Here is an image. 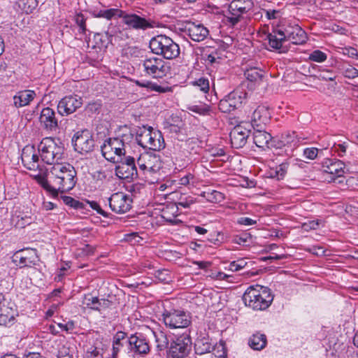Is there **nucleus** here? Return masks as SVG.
<instances>
[{
    "mask_svg": "<svg viewBox=\"0 0 358 358\" xmlns=\"http://www.w3.org/2000/svg\"><path fill=\"white\" fill-rule=\"evenodd\" d=\"M134 133L127 125L121 126L116 136L107 138L101 146L102 155L110 162L118 163L126 154V147L133 142Z\"/></svg>",
    "mask_w": 358,
    "mask_h": 358,
    "instance_id": "nucleus-1",
    "label": "nucleus"
},
{
    "mask_svg": "<svg viewBox=\"0 0 358 358\" xmlns=\"http://www.w3.org/2000/svg\"><path fill=\"white\" fill-rule=\"evenodd\" d=\"M50 182L56 187L57 194L73 189L77 182V173L70 164H55L50 170Z\"/></svg>",
    "mask_w": 358,
    "mask_h": 358,
    "instance_id": "nucleus-2",
    "label": "nucleus"
},
{
    "mask_svg": "<svg viewBox=\"0 0 358 358\" xmlns=\"http://www.w3.org/2000/svg\"><path fill=\"white\" fill-rule=\"evenodd\" d=\"M242 299L246 306L253 310H262L270 306L273 295L268 287L255 285L246 289Z\"/></svg>",
    "mask_w": 358,
    "mask_h": 358,
    "instance_id": "nucleus-3",
    "label": "nucleus"
},
{
    "mask_svg": "<svg viewBox=\"0 0 358 358\" xmlns=\"http://www.w3.org/2000/svg\"><path fill=\"white\" fill-rule=\"evenodd\" d=\"M149 48L153 54L166 59L177 58L180 53L179 45L170 37L162 34L152 38Z\"/></svg>",
    "mask_w": 358,
    "mask_h": 358,
    "instance_id": "nucleus-4",
    "label": "nucleus"
},
{
    "mask_svg": "<svg viewBox=\"0 0 358 358\" xmlns=\"http://www.w3.org/2000/svg\"><path fill=\"white\" fill-rule=\"evenodd\" d=\"M136 140L138 145L152 151H159L165 148L162 132L154 130L152 127H139L136 132Z\"/></svg>",
    "mask_w": 358,
    "mask_h": 358,
    "instance_id": "nucleus-5",
    "label": "nucleus"
},
{
    "mask_svg": "<svg viewBox=\"0 0 358 358\" xmlns=\"http://www.w3.org/2000/svg\"><path fill=\"white\" fill-rule=\"evenodd\" d=\"M140 66L144 75L152 78H163L171 74L170 63L157 56L145 55L141 60Z\"/></svg>",
    "mask_w": 358,
    "mask_h": 358,
    "instance_id": "nucleus-6",
    "label": "nucleus"
},
{
    "mask_svg": "<svg viewBox=\"0 0 358 358\" xmlns=\"http://www.w3.org/2000/svg\"><path fill=\"white\" fill-rule=\"evenodd\" d=\"M38 152L41 160L48 164H57L62 159L64 148L52 138H45L38 145Z\"/></svg>",
    "mask_w": 358,
    "mask_h": 358,
    "instance_id": "nucleus-7",
    "label": "nucleus"
},
{
    "mask_svg": "<svg viewBox=\"0 0 358 358\" xmlns=\"http://www.w3.org/2000/svg\"><path fill=\"white\" fill-rule=\"evenodd\" d=\"M190 331L186 329L182 334L173 335L171 338L168 355L172 358H185L192 349Z\"/></svg>",
    "mask_w": 358,
    "mask_h": 358,
    "instance_id": "nucleus-8",
    "label": "nucleus"
},
{
    "mask_svg": "<svg viewBox=\"0 0 358 358\" xmlns=\"http://www.w3.org/2000/svg\"><path fill=\"white\" fill-rule=\"evenodd\" d=\"M163 321L169 329H186L192 323V316L189 313L182 310H165L162 313Z\"/></svg>",
    "mask_w": 358,
    "mask_h": 358,
    "instance_id": "nucleus-9",
    "label": "nucleus"
},
{
    "mask_svg": "<svg viewBox=\"0 0 358 358\" xmlns=\"http://www.w3.org/2000/svg\"><path fill=\"white\" fill-rule=\"evenodd\" d=\"M248 92L242 88H236L219 102L218 108L222 113H229L241 108L246 100Z\"/></svg>",
    "mask_w": 358,
    "mask_h": 358,
    "instance_id": "nucleus-10",
    "label": "nucleus"
},
{
    "mask_svg": "<svg viewBox=\"0 0 358 358\" xmlns=\"http://www.w3.org/2000/svg\"><path fill=\"white\" fill-rule=\"evenodd\" d=\"M71 142L75 151L81 155L92 152L95 146L93 135L88 129L76 132L72 137Z\"/></svg>",
    "mask_w": 358,
    "mask_h": 358,
    "instance_id": "nucleus-11",
    "label": "nucleus"
},
{
    "mask_svg": "<svg viewBox=\"0 0 358 358\" xmlns=\"http://www.w3.org/2000/svg\"><path fill=\"white\" fill-rule=\"evenodd\" d=\"M128 354L133 357H143L150 351L148 340L142 334L136 333L127 338Z\"/></svg>",
    "mask_w": 358,
    "mask_h": 358,
    "instance_id": "nucleus-12",
    "label": "nucleus"
},
{
    "mask_svg": "<svg viewBox=\"0 0 358 358\" xmlns=\"http://www.w3.org/2000/svg\"><path fill=\"white\" fill-rule=\"evenodd\" d=\"M13 262L19 268H33L39 265L40 257L36 249L24 248L14 253Z\"/></svg>",
    "mask_w": 358,
    "mask_h": 358,
    "instance_id": "nucleus-13",
    "label": "nucleus"
},
{
    "mask_svg": "<svg viewBox=\"0 0 358 358\" xmlns=\"http://www.w3.org/2000/svg\"><path fill=\"white\" fill-rule=\"evenodd\" d=\"M122 19V23L131 29L145 31L154 27L153 21L144 15L124 10Z\"/></svg>",
    "mask_w": 358,
    "mask_h": 358,
    "instance_id": "nucleus-14",
    "label": "nucleus"
},
{
    "mask_svg": "<svg viewBox=\"0 0 358 358\" xmlns=\"http://www.w3.org/2000/svg\"><path fill=\"white\" fill-rule=\"evenodd\" d=\"M308 138L301 133L296 131H286L273 138L274 148H282L285 146L296 148L301 145Z\"/></svg>",
    "mask_w": 358,
    "mask_h": 358,
    "instance_id": "nucleus-15",
    "label": "nucleus"
},
{
    "mask_svg": "<svg viewBox=\"0 0 358 358\" xmlns=\"http://www.w3.org/2000/svg\"><path fill=\"white\" fill-rule=\"evenodd\" d=\"M111 210L117 214H123L130 210L133 200L130 195L122 192L113 193L108 199Z\"/></svg>",
    "mask_w": 358,
    "mask_h": 358,
    "instance_id": "nucleus-16",
    "label": "nucleus"
},
{
    "mask_svg": "<svg viewBox=\"0 0 358 358\" xmlns=\"http://www.w3.org/2000/svg\"><path fill=\"white\" fill-rule=\"evenodd\" d=\"M180 30L196 42L203 41L209 35L208 29L203 24L192 21H185Z\"/></svg>",
    "mask_w": 358,
    "mask_h": 358,
    "instance_id": "nucleus-17",
    "label": "nucleus"
},
{
    "mask_svg": "<svg viewBox=\"0 0 358 358\" xmlns=\"http://www.w3.org/2000/svg\"><path fill=\"white\" fill-rule=\"evenodd\" d=\"M83 105V99L77 94L63 97L57 104V111L62 116H67L76 112Z\"/></svg>",
    "mask_w": 358,
    "mask_h": 358,
    "instance_id": "nucleus-18",
    "label": "nucleus"
},
{
    "mask_svg": "<svg viewBox=\"0 0 358 358\" xmlns=\"http://www.w3.org/2000/svg\"><path fill=\"white\" fill-rule=\"evenodd\" d=\"M137 164L141 170L150 173H157L162 168L160 157L154 152L141 154L137 159Z\"/></svg>",
    "mask_w": 358,
    "mask_h": 358,
    "instance_id": "nucleus-19",
    "label": "nucleus"
},
{
    "mask_svg": "<svg viewBox=\"0 0 358 358\" xmlns=\"http://www.w3.org/2000/svg\"><path fill=\"white\" fill-rule=\"evenodd\" d=\"M38 120L41 128L46 131L53 132L59 129V120L56 112L50 107L41 110Z\"/></svg>",
    "mask_w": 358,
    "mask_h": 358,
    "instance_id": "nucleus-20",
    "label": "nucleus"
},
{
    "mask_svg": "<svg viewBox=\"0 0 358 358\" xmlns=\"http://www.w3.org/2000/svg\"><path fill=\"white\" fill-rule=\"evenodd\" d=\"M18 310L14 303L5 301L0 306V326L10 327L17 321Z\"/></svg>",
    "mask_w": 358,
    "mask_h": 358,
    "instance_id": "nucleus-21",
    "label": "nucleus"
},
{
    "mask_svg": "<svg viewBox=\"0 0 358 358\" xmlns=\"http://www.w3.org/2000/svg\"><path fill=\"white\" fill-rule=\"evenodd\" d=\"M322 168L324 173L331 175V179L343 176L346 173L345 163L336 159H325L322 163Z\"/></svg>",
    "mask_w": 358,
    "mask_h": 358,
    "instance_id": "nucleus-22",
    "label": "nucleus"
},
{
    "mask_svg": "<svg viewBox=\"0 0 358 358\" xmlns=\"http://www.w3.org/2000/svg\"><path fill=\"white\" fill-rule=\"evenodd\" d=\"M250 132V129L245 128L241 124L234 127L229 134L232 148L235 149L243 148L248 142Z\"/></svg>",
    "mask_w": 358,
    "mask_h": 358,
    "instance_id": "nucleus-23",
    "label": "nucleus"
},
{
    "mask_svg": "<svg viewBox=\"0 0 358 358\" xmlns=\"http://www.w3.org/2000/svg\"><path fill=\"white\" fill-rule=\"evenodd\" d=\"M117 32L122 33L116 26L110 23L108 30L104 34L96 33L94 35L95 44L93 45V48H98L99 49L106 48L110 43H113V38L116 36Z\"/></svg>",
    "mask_w": 358,
    "mask_h": 358,
    "instance_id": "nucleus-24",
    "label": "nucleus"
},
{
    "mask_svg": "<svg viewBox=\"0 0 358 358\" xmlns=\"http://www.w3.org/2000/svg\"><path fill=\"white\" fill-rule=\"evenodd\" d=\"M271 113L268 109L264 106H258L252 113L251 119V127L253 129H264L266 124L270 122Z\"/></svg>",
    "mask_w": 358,
    "mask_h": 358,
    "instance_id": "nucleus-25",
    "label": "nucleus"
},
{
    "mask_svg": "<svg viewBox=\"0 0 358 358\" xmlns=\"http://www.w3.org/2000/svg\"><path fill=\"white\" fill-rule=\"evenodd\" d=\"M273 138L269 133L263 130V129H254L253 142L257 147L265 150L266 148H274Z\"/></svg>",
    "mask_w": 358,
    "mask_h": 358,
    "instance_id": "nucleus-26",
    "label": "nucleus"
},
{
    "mask_svg": "<svg viewBox=\"0 0 358 358\" xmlns=\"http://www.w3.org/2000/svg\"><path fill=\"white\" fill-rule=\"evenodd\" d=\"M215 349V345L208 334H200L194 342V351L196 355L210 353Z\"/></svg>",
    "mask_w": 358,
    "mask_h": 358,
    "instance_id": "nucleus-27",
    "label": "nucleus"
},
{
    "mask_svg": "<svg viewBox=\"0 0 358 358\" xmlns=\"http://www.w3.org/2000/svg\"><path fill=\"white\" fill-rule=\"evenodd\" d=\"M36 94L35 91L24 90L17 92L13 97V106L17 108L27 106L35 99Z\"/></svg>",
    "mask_w": 358,
    "mask_h": 358,
    "instance_id": "nucleus-28",
    "label": "nucleus"
},
{
    "mask_svg": "<svg viewBox=\"0 0 358 358\" xmlns=\"http://www.w3.org/2000/svg\"><path fill=\"white\" fill-rule=\"evenodd\" d=\"M252 0H233L229 6V14H237L243 15L247 13L253 8Z\"/></svg>",
    "mask_w": 358,
    "mask_h": 358,
    "instance_id": "nucleus-29",
    "label": "nucleus"
},
{
    "mask_svg": "<svg viewBox=\"0 0 358 358\" xmlns=\"http://www.w3.org/2000/svg\"><path fill=\"white\" fill-rule=\"evenodd\" d=\"M270 47L273 49L279 50V52H286L287 49L283 46V43L286 41L283 36L278 35L277 27L273 29L271 33H268L266 36Z\"/></svg>",
    "mask_w": 358,
    "mask_h": 358,
    "instance_id": "nucleus-30",
    "label": "nucleus"
},
{
    "mask_svg": "<svg viewBox=\"0 0 358 358\" xmlns=\"http://www.w3.org/2000/svg\"><path fill=\"white\" fill-rule=\"evenodd\" d=\"M32 150H34V147L30 148L29 152V149H24L23 150L22 154V162L24 167L27 169L35 171L39 168V158L37 154L32 152Z\"/></svg>",
    "mask_w": 358,
    "mask_h": 358,
    "instance_id": "nucleus-31",
    "label": "nucleus"
},
{
    "mask_svg": "<svg viewBox=\"0 0 358 358\" xmlns=\"http://www.w3.org/2000/svg\"><path fill=\"white\" fill-rule=\"evenodd\" d=\"M115 175L120 179L128 181L133 180L138 176L136 166H127V165L119 164L115 167Z\"/></svg>",
    "mask_w": 358,
    "mask_h": 358,
    "instance_id": "nucleus-32",
    "label": "nucleus"
},
{
    "mask_svg": "<svg viewBox=\"0 0 358 358\" xmlns=\"http://www.w3.org/2000/svg\"><path fill=\"white\" fill-rule=\"evenodd\" d=\"M124 10L119 8H108L94 10L92 15L95 17L104 18L107 20H111L113 18H122Z\"/></svg>",
    "mask_w": 358,
    "mask_h": 358,
    "instance_id": "nucleus-33",
    "label": "nucleus"
},
{
    "mask_svg": "<svg viewBox=\"0 0 358 358\" xmlns=\"http://www.w3.org/2000/svg\"><path fill=\"white\" fill-rule=\"evenodd\" d=\"M127 334L122 331H119L113 336L112 355L117 357L120 350L127 343Z\"/></svg>",
    "mask_w": 358,
    "mask_h": 358,
    "instance_id": "nucleus-34",
    "label": "nucleus"
},
{
    "mask_svg": "<svg viewBox=\"0 0 358 358\" xmlns=\"http://www.w3.org/2000/svg\"><path fill=\"white\" fill-rule=\"evenodd\" d=\"M291 165V161L289 159L285 160L275 168H272L269 171V176L272 178H275L278 180H283Z\"/></svg>",
    "mask_w": 358,
    "mask_h": 358,
    "instance_id": "nucleus-35",
    "label": "nucleus"
},
{
    "mask_svg": "<svg viewBox=\"0 0 358 358\" xmlns=\"http://www.w3.org/2000/svg\"><path fill=\"white\" fill-rule=\"evenodd\" d=\"M267 344L266 336L260 332L252 334L249 340V346L255 350H261L264 349Z\"/></svg>",
    "mask_w": 358,
    "mask_h": 358,
    "instance_id": "nucleus-36",
    "label": "nucleus"
},
{
    "mask_svg": "<svg viewBox=\"0 0 358 358\" xmlns=\"http://www.w3.org/2000/svg\"><path fill=\"white\" fill-rule=\"evenodd\" d=\"M298 27L297 24L292 23L286 19H282L276 27L277 33H278V35L283 36L286 40L295 29V27Z\"/></svg>",
    "mask_w": 358,
    "mask_h": 358,
    "instance_id": "nucleus-37",
    "label": "nucleus"
},
{
    "mask_svg": "<svg viewBox=\"0 0 358 358\" xmlns=\"http://www.w3.org/2000/svg\"><path fill=\"white\" fill-rule=\"evenodd\" d=\"M306 40V33L300 26H299L298 27H295V29L293 30L290 36L287 37L286 41H290L294 45H301L305 43Z\"/></svg>",
    "mask_w": 358,
    "mask_h": 358,
    "instance_id": "nucleus-38",
    "label": "nucleus"
},
{
    "mask_svg": "<svg viewBox=\"0 0 358 358\" xmlns=\"http://www.w3.org/2000/svg\"><path fill=\"white\" fill-rule=\"evenodd\" d=\"M208 52L209 51H206L202 55V59L205 61L207 65L220 64L223 59L222 50H213L210 52Z\"/></svg>",
    "mask_w": 358,
    "mask_h": 358,
    "instance_id": "nucleus-39",
    "label": "nucleus"
},
{
    "mask_svg": "<svg viewBox=\"0 0 358 358\" xmlns=\"http://www.w3.org/2000/svg\"><path fill=\"white\" fill-rule=\"evenodd\" d=\"M153 334L155 335L158 350L162 351L169 349L171 340L169 341L167 335L162 331H154Z\"/></svg>",
    "mask_w": 358,
    "mask_h": 358,
    "instance_id": "nucleus-40",
    "label": "nucleus"
},
{
    "mask_svg": "<svg viewBox=\"0 0 358 358\" xmlns=\"http://www.w3.org/2000/svg\"><path fill=\"white\" fill-rule=\"evenodd\" d=\"M202 195L208 201L211 203H220L225 199L223 193L214 189L205 191Z\"/></svg>",
    "mask_w": 358,
    "mask_h": 358,
    "instance_id": "nucleus-41",
    "label": "nucleus"
},
{
    "mask_svg": "<svg viewBox=\"0 0 358 358\" xmlns=\"http://www.w3.org/2000/svg\"><path fill=\"white\" fill-rule=\"evenodd\" d=\"M245 78L251 82L261 80L263 76L262 71L257 67H250L245 71Z\"/></svg>",
    "mask_w": 358,
    "mask_h": 358,
    "instance_id": "nucleus-42",
    "label": "nucleus"
},
{
    "mask_svg": "<svg viewBox=\"0 0 358 358\" xmlns=\"http://www.w3.org/2000/svg\"><path fill=\"white\" fill-rule=\"evenodd\" d=\"M187 109L193 113L200 115H210L212 111L211 107L206 103H200L198 105H189Z\"/></svg>",
    "mask_w": 358,
    "mask_h": 358,
    "instance_id": "nucleus-43",
    "label": "nucleus"
},
{
    "mask_svg": "<svg viewBox=\"0 0 358 358\" xmlns=\"http://www.w3.org/2000/svg\"><path fill=\"white\" fill-rule=\"evenodd\" d=\"M38 0H20L19 7L27 14L32 13L38 7Z\"/></svg>",
    "mask_w": 358,
    "mask_h": 358,
    "instance_id": "nucleus-44",
    "label": "nucleus"
},
{
    "mask_svg": "<svg viewBox=\"0 0 358 358\" xmlns=\"http://www.w3.org/2000/svg\"><path fill=\"white\" fill-rule=\"evenodd\" d=\"M38 183L40 185L48 192L53 198H57L58 196L57 190L56 187L52 184L50 185V182L47 178L44 177H41Z\"/></svg>",
    "mask_w": 358,
    "mask_h": 358,
    "instance_id": "nucleus-45",
    "label": "nucleus"
},
{
    "mask_svg": "<svg viewBox=\"0 0 358 358\" xmlns=\"http://www.w3.org/2000/svg\"><path fill=\"white\" fill-rule=\"evenodd\" d=\"M340 69L345 78L353 79L358 77V70L352 65L343 64Z\"/></svg>",
    "mask_w": 358,
    "mask_h": 358,
    "instance_id": "nucleus-46",
    "label": "nucleus"
},
{
    "mask_svg": "<svg viewBox=\"0 0 358 358\" xmlns=\"http://www.w3.org/2000/svg\"><path fill=\"white\" fill-rule=\"evenodd\" d=\"M208 241L210 245L220 246L225 241V237L223 233L215 231L213 234H210Z\"/></svg>",
    "mask_w": 358,
    "mask_h": 358,
    "instance_id": "nucleus-47",
    "label": "nucleus"
},
{
    "mask_svg": "<svg viewBox=\"0 0 358 358\" xmlns=\"http://www.w3.org/2000/svg\"><path fill=\"white\" fill-rule=\"evenodd\" d=\"M100 301L97 296H86L85 297L84 303L90 308L99 310H100Z\"/></svg>",
    "mask_w": 358,
    "mask_h": 358,
    "instance_id": "nucleus-48",
    "label": "nucleus"
},
{
    "mask_svg": "<svg viewBox=\"0 0 358 358\" xmlns=\"http://www.w3.org/2000/svg\"><path fill=\"white\" fill-rule=\"evenodd\" d=\"M155 277L164 283H168L171 280V273L167 269H159L156 271Z\"/></svg>",
    "mask_w": 358,
    "mask_h": 358,
    "instance_id": "nucleus-49",
    "label": "nucleus"
},
{
    "mask_svg": "<svg viewBox=\"0 0 358 358\" xmlns=\"http://www.w3.org/2000/svg\"><path fill=\"white\" fill-rule=\"evenodd\" d=\"M327 59V55L325 52L320 50H313L308 57V59L315 62H323Z\"/></svg>",
    "mask_w": 358,
    "mask_h": 358,
    "instance_id": "nucleus-50",
    "label": "nucleus"
},
{
    "mask_svg": "<svg viewBox=\"0 0 358 358\" xmlns=\"http://www.w3.org/2000/svg\"><path fill=\"white\" fill-rule=\"evenodd\" d=\"M62 200L66 205L73 208L74 209H83L84 208V204L82 202L71 196H62Z\"/></svg>",
    "mask_w": 358,
    "mask_h": 358,
    "instance_id": "nucleus-51",
    "label": "nucleus"
},
{
    "mask_svg": "<svg viewBox=\"0 0 358 358\" xmlns=\"http://www.w3.org/2000/svg\"><path fill=\"white\" fill-rule=\"evenodd\" d=\"M75 22L79 27V33L82 34H86L87 31L86 27V18L81 13H77L75 16Z\"/></svg>",
    "mask_w": 358,
    "mask_h": 358,
    "instance_id": "nucleus-52",
    "label": "nucleus"
},
{
    "mask_svg": "<svg viewBox=\"0 0 358 358\" xmlns=\"http://www.w3.org/2000/svg\"><path fill=\"white\" fill-rule=\"evenodd\" d=\"M102 348L91 345L86 351L85 358H102Z\"/></svg>",
    "mask_w": 358,
    "mask_h": 358,
    "instance_id": "nucleus-53",
    "label": "nucleus"
},
{
    "mask_svg": "<svg viewBox=\"0 0 358 358\" xmlns=\"http://www.w3.org/2000/svg\"><path fill=\"white\" fill-rule=\"evenodd\" d=\"M149 88L150 91L159 92V93H166L169 92H172V87L169 86H162L158 85L156 83H153L152 81H150Z\"/></svg>",
    "mask_w": 358,
    "mask_h": 358,
    "instance_id": "nucleus-54",
    "label": "nucleus"
},
{
    "mask_svg": "<svg viewBox=\"0 0 358 358\" xmlns=\"http://www.w3.org/2000/svg\"><path fill=\"white\" fill-rule=\"evenodd\" d=\"M193 85L198 87L203 92H208L210 88L208 78L201 77L193 82Z\"/></svg>",
    "mask_w": 358,
    "mask_h": 358,
    "instance_id": "nucleus-55",
    "label": "nucleus"
},
{
    "mask_svg": "<svg viewBox=\"0 0 358 358\" xmlns=\"http://www.w3.org/2000/svg\"><path fill=\"white\" fill-rule=\"evenodd\" d=\"M321 224V221L319 220H310L308 222H304L301 225V228L305 231H309L310 230H315L320 227Z\"/></svg>",
    "mask_w": 358,
    "mask_h": 358,
    "instance_id": "nucleus-56",
    "label": "nucleus"
},
{
    "mask_svg": "<svg viewBox=\"0 0 358 358\" xmlns=\"http://www.w3.org/2000/svg\"><path fill=\"white\" fill-rule=\"evenodd\" d=\"M247 262L244 259H239L236 261H233L229 264V268L231 271H238L245 268Z\"/></svg>",
    "mask_w": 358,
    "mask_h": 358,
    "instance_id": "nucleus-57",
    "label": "nucleus"
},
{
    "mask_svg": "<svg viewBox=\"0 0 358 358\" xmlns=\"http://www.w3.org/2000/svg\"><path fill=\"white\" fill-rule=\"evenodd\" d=\"M319 77L324 80L333 81L336 78V73L331 70L322 69L320 70V74Z\"/></svg>",
    "mask_w": 358,
    "mask_h": 358,
    "instance_id": "nucleus-58",
    "label": "nucleus"
},
{
    "mask_svg": "<svg viewBox=\"0 0 358 358\" xmlns=\"http://www.w3.org/2000/svg\"><path fill=\"white\" fill-rule=\"evenodd\" d=\"M196 201L195 199L192 196H185L184 198L181 197L180 201L176 204V208H178L179 206L183 207L185 208H189L192 204L194 203Z\"/></svg>",
    "mask_w": 358,
    "mask_h": 358,
    "instance_id": "nucleus-59",
    "label": "nucleus"
},
{
    "mask_svg": "<svg viewBox=\"0 0 358 358\" xmlns=\"http://www.w3.org/2000/svg\"><path fill=\"white\" fill-rule=\"evenodd\" d=\"M87 203H88L90 207L92 209L96 210L98 214L102 215L104 217H109V213L106 212L105 210H103L96 201H87Z\"/></svg>",
    "mask_w": 358,
    "mask_h": 358,
    "instance_id": "nucleus-60",
    "label": "nucleus"
},
{
    "mask_svg": "<svg viewBox=\"0 0 358 358\" xmlns=\"http://www.w3.org/2000/svg\"><path fill=\"white\" fill-rule=\"evenodd\" d=\"M319 150L316 148H307L303 150V156L308 159H315L318 155Z\"/></svg>",
    "mask_w": 358,
    "mask_h": 358,
    "instance_id": "nucleus-61",
    "label": "nucleus"
},
{
    "mask_svg": "<svg viewBox=\"0 0 358 358\" xmlns=\"http://www.w3.org/2000/svg\"><path fill=\"white\" fill-rule=\"evenodd\" d=\"M347 145L343 143H334L331 148V152L337 153L339 157H342L345 153Z\"/></svg>",
    "mask_w": 358,
    "mask_h": 358,
    "instance_id": "nucleus-62",
    "label": "nucleus"
},
{
    "mask_svg": "<svg viewBox=\"0 0 358 358\" xmlns=\"http://www.w3.org/2000/svg\"><path fill=\"white\" fill-rule=\"evenodd\" d=\"M231 16H225L227 23L231 27L236 25L241 20L242 16L235 13V14H230Z\"/></svg>",
    "mask_w": 358,
    "mask_h": 358,
    "instance_id": "nucleus-63",
    "label": "nucleus"
},
{
    "mask_svg": "<svg viewBox=\"0 0 358 358\" xmlns=\"http://www.w3.org/2000/svg\"><path fill=\"white\" fill-rule=\"evenodd\" d=\"M346 173H358V160L348 162L345 164Z\"/></svg>",
    "mask_w": 358,
    "mask_h": 358,
    "instance_id": "nucleus-64",
    "label": "nucleus"
}]
</instances>
